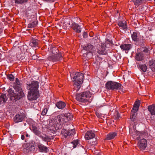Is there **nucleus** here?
I'll use <instances>...</instances> for the list:
<instances>
[{
  "label": "nucleus",
  "mask_w": 155,
  "mask_h": 155,
  "mask_svg": "<svg viewBox=\"0 0 155 155\" xmlns=\"http://www.w3.org/2000/svg\"><path fill=\"white\" fill-rule=\"evenodd\" d=\"M37 58V56L34 55L32 57V59H35Z\"/></svg>",
  "instance_id": "obj_41"
},
{
  "label": "nucleus",
  "mask_w": 155,
  "mask_h": 155,
  "mask_svg": "<svg viewBox=\"0 0 155 155\" xmlns=\"http://www.w3.org/2000/svg\"><path fill=\"white\" fill-rule=\"evenodd\" d=\"M15 84L16 86L15 85V92H12L9 93L11 100L19 99L24 95V93L20 87L19 80L17 78L15 80Z\"/></svg>",
  "instance_id": "obj_2"
},
{
  "label": "nucleus",
  "mask_w": 155,
  "mask_h": 155,
  "mask_svg": "<svg viewBox=\"0 0 155 155\" xmlns=\"http://www.w3.org/2000/svg\"><path fill=\"white\" fill-rule=\"evenodd\" d=\"M38 147L40 151L41 152H46L48 150L47 148L41 144H39L38 145Z\"/></svg>",
  "instance_id": "obj_24"
},
{
  "label": "nucleus",
  "mask_w": 155,
  "mask_h": 155,
  "mask_svg": "<svg viewBox=\"0 0 155 155\" xmlns=\"http://www.w3.org/2000/svg\"><path fill=\"white\" fill-rule=\"evenodd\" d=\"M25 135L24 134H23V135H22L21 136V139L22 140H24L25 139Z\"/></svg>",
  "instance_id": "obj_40"
},
{
  "label": "nucleus",
  "mask_w": 155,
  "mask_h": 155,
  "mask_svg": "<svg viewBox=\"0 0 155 155\" xmlns=\"http://www.w3.org/2000/svg\"><path fill=\"white\" fill-rule=\"evenodd\" d=\"M139 104V102L138 101H136L134 104L132 110L130 119L131 120L134 122V124L136 122V112L138 110Z\"/></svg>",
  "instance_id": "obj_7"
},
{
  "label": "nucleus",
  "mask_w": 155,
  "mask_h": 155,
  "mask_svg": "<svg viewBox=\"0 0 155 155\" xmlns=\"http://www.w3.org/2000/svg\"><path fill=\"white\" fill-rule=\"evenodd\" d=\"M25 117L24 114H22L16 115L14 117V121L15 123H18L22 121Z\"/></svg>",
  "instance_id": "obj_11"
},
{
  "label": "nucleus",
  "mask_w": 155,
  "mask_h": 155,
  "mask_svg": "<svg viewBox=\"0 0 155 155\" xmlns=\"http://www.w3.org/2000/svg\"><path fill=\"white\" fill-rule=\"evenodd\" d=\"M84 35H87V33H84Z\"/></svg>",
  "instance_id": "obj_44"
},
{
  "label": "nucleus",
  "mask_w": 155,
  "mask_h": 155,
  "mask_svg": "<svg viewBox=\"0 0 155 155\" xmlns=\"http://www.w3.org/2000/svg\"><path fill=\"white\" fill-rule=\"evenodd\" d=\"M32 130L35 134L39 137H40L42 134L41 132L40 131L37 127L35 126L32 125Z\"/></svg>",
  "instance_id": "obj_19"
},
{
  "label": "nucleus",
  "mask_w": 155,
  "mask_h": 155,
  "mask_svg": "<svg viewBox=\"0 0 155 155\" xmlns=\"http://www.w3.org/2000/svg\"><path fill=\"white\" fill-rule=\"evenodd\" d=\"M148 109L152 115H155V105L152 104L149 106Z\"/></svg>",
  "instance_id": "obj_20"
},
{
  "label": "nucleus",
  "mask_w": 155,
  "mask_h": 155,
  "mask_svg": "<svg viewBox=\"0 0 155 155\" xmlns=\"http://www.w3.org/2000/svg\"><path fill=\"white\" fill-rule=\"evenodd\" d=\"M48 108L47 107H44V109L43 110L41 113V114L42 115H45L48 110Z\"/></svg>",
  "instance_id": "obj_35"
},
{
  "label": "nucleus",
  "mask_w": 155,
  "mask_h": 155,
  "mask_svg": "<svg viewBox=\"0 0 155 155\" xmlns=\"http://www.w3.org/2000/svg\"><path fill=\"white\" fill-rule=\"evenodd\" d=\"M7 78L10 81H13L14 80V77L12 74H10L7 76Z\"/></svg>",
  "instance_id": "obj_36"
},
{
  "label": "nucleus",
  "mask_w": 155,
  "mask_h": 155,
  "mask_svg": "<svg viewBox=\"0 0 155 155\" xmlns=\"http://www.w3.org/2000/svg\"><path fill=\"white\" fill-rule=\"evenodd\" d=\"M38 23V21L36 20L30 23L28 25V27L30 28H32L35 27Z\"/></svg>",
  "instance_id": "obj_30"
},
{
  "label": "nucleus",
  "mask_w": 155,
  "mask_h": 155,
  "mask_svg": "<svg viewBox=\"0 0 155 155\" xmlns=\"http://www.w3.org/2000/svg\"><path fill=\"white\" fill-rule=\"evenodd\" d=\"M73 29L77 33H79L81 31L80 27L77 24L74 23L72 24Z\"/></svg>",
  "instance_id": "obj_21"
},
{
  "label": "nucleus",
  "mask_w": 155,
  "mask_h": 155,
  "mask_svg": "<svg viewBox=\"0 0 155 155\" xmlns=\"http://www.w3.org/2000/svg\"><path fill=\"white\" fill-rule=\"evenodd\" d=\"M32 147H34V146H31L30 144L28 143H24L23 146V150L26 153H28L32 150Z\"/></svg>",
  "instance_id": "obj_13"
},
{
  "label": "nucleus",
  "mask_w": 155,
  "mask_h": 155,
  "mask_svg": "<svg viewBox=\"0 0 155 155\" xmlns=\"http://www.w3.org/2000/svg\"><path fill=\"white\" fill-rule=\"evenodd\" d=\"M92 94L89 91H86L76 95V100L81 102H86L91 97Z\"/></svg>",
  "instance_id": "obj_5"
},
{
  "label": "nucleus",
  "mask_w": 155,
  "mask_h": 155,
  "mask_svg": "<svg viewBox=\"0 0 155 155\" xmlns=\"http://www.w3.org/2000/svg\"><path fill=\"white\" fill-rule=\"evenodd\" d=\"M30 46L33 48V49H36L38 47V41L36 39H32L30 43Z\"/></svg>",
  "instance_id": "obj_15"
},
{
  "label": "nucleus",
  "mask_w": 155,
  "mask_h": 155,
  "mask_svg": "<svg viewBox=\"0 0 155 155\" xmlns=\"http://www.w3.org/2000/svg\"><path fill=\"white\" fill-rule=\"evenodd\" d=\"M95 136L94 132L92 131H88L85 135V138L87 140H90L93 138Z\"/></svg>",
  "instance_id": "obj_16"
},
{
  "label": "nucleus",
  "mask_w": 155,
  "mask_h": 155,
  "mask_svg": "<svg viewBox=\"0 0 155 155\" xmlns=\"http://www.w3.org/2000/svg\"><path fill=\"white\" fill-rule=\"evenodd\" d=\"M8 98L5 94H2L0 96V103L3 104L5 103L7 100Z\"/></svg>",
  "instance_id": "obj_26"
},
{
  "label": "nucleus",
  "mask_w": 155,
  "mask_h": 155,
  "mask_svg": "<svg viewBox=\"0 0 155 155\" xmlns=\"http://www.w3.org/2000/svg\"><path fill=\"white\" fill-rule=\"evenodd\" d=\"M71 143L73 145V148H75L79 144V142L78 140H76L72 141Z\"/></svg>",
  "instance_id": "obj_33"
},
{
  "label": "nucleus",
  "mask_w": 155,
  "mask_h": 155,
  "mask_svg": "<svg viewBox=\"0 0 155 155\" xmlns=\"http://www.w3.org/2000/svg\"><path fill=\"white\" fill-rule=\"evenodd\" d=\"M132 40L135 41H140L139 34L136 32H134L131 35Z\"/></svg>",
  "instance_id": "obj_17"
},
{
  "label": "nucleus",
  "mask_w": 155,
  "mask_h": 155,
  "mask_svg": "<svg viewBox=\"0 0 155 155\" xmlns=\"http://www.w3.org/2000/svg\"><path fill=\"white\" fill-rule=\"evenodd\" d=\"M97 53L100 54H106L105 47L104 45L102 46L98 49Z\"/></svg>",
  "instance_id": "obj_23"
},
{
  "label": "nucleus",
  "mask_w": 155,
  "mask_h": 155,
  "mask_svg": "<svg viewBox=\"0 0 155 155\" xmlns=\"http://www.w3.org/2000/svg\"><path fill=\"white\" fill-rule=\"evenodd\" d=\"M139 67L141 71L144 72L146 71L147 69V66L145 64L140 65Z\"/></svg>",
  "instance_id": "obj_31"
},
{
  "label": "nucleus",
  "mask_w": 155,
  "mask_h": 155,
  "mask_svg": "<svg viewBox=\"0 0 155 155\" xmlns=\"http://www.w3.org/2000/svg\"><path fill=\"white\" fill-rule=\"evenodd\" d=\"M142 51L143 52L146 53H148L149 51V50L147 48H142Z\"/></svg>",
  "instance_id": "obj_38"
},
{
  "label": "nucleus",
  "mask_w": 155,
  "mask_h": 155,
  "mask_svg": "<svg viewBox=\"0 0 155 155\" xmlns=\"http://www.w3.org/2000/svg\"><path fill=\"white\" fill-rule=\"evenodd\" d=\"M57 107L59 109H62L64 108L66 106L65 103L62 101H59L56 104Z\"/></svg>",
  "instance_id": "obj_25"
},
{
  "label": "nucleus",
  "mask_w": 155,
  "mask_h": 155,
  "mask_svg": "<svg viewBox=\"0 0 155 155\" xmlns=\"http://www.w3.org/2000/svg\"><path fill=\"white\" fill-rule=\"evenodd\" d=\"M143 56L142 52L137 53L136 56V59L137 61H141L143 59Z\"/></svg>",
  "instance_id": "obj_27"
},
{
  "label": "nucleus",
  "mask_w": 155,
  "mask_h": 155,
  "mask_svg": "<svg viewBox=\"0 0 155 155\" xmlns=\"http://www.w3.org/2000/svg\"><path fill=\"white\" fill-rule=\"evenodd\" d=\"M26 46L25 45H24L23 46V48H25L26 47Z\"/></svg>",
  "instance_id": "obj_43"
},
{
  "label": "nucleus",
  "mask_w": 155,
  "mask_h": 155,
  "mask_svg": "<svg viewBox=\"0 0 155 155\" xmlns=\"http://www.w3.org/2000/svg\"><path fill=\"white\" fill-rule=\"evenodd\" d=\"M74 129H72L68 131V133L69 134V135H73L74 134Z\"/></svg>",
  "instance_id": "obj_37"
},
{
  "label": "nucleus",
  "mask_w": 155,
  "mask_h": 155,
  "mask_svg": "<svg viewBox=\"0 0 155 155\" xmlns=\"http://www.w3.org/2000/svg\"><path fill=\"white\" fill-rule=\"evenodd\" d=\"M121 84L112 81H108L106 84V87L109 90L120 89L121 88Z\"/></svg>",
  "instance_id": "obj_8"
},
{
  "label": "nucleus",
  "mask_w": 155,
  "mask_h": 155,
  "mask_svg": "<svg viewBox=\"0 0 155 155\" xmlns=\"http://www.w3.org/2000/svg\"><path fill=\"white\" fill-rule=\"evenodd\" d=\"M48 59L50 61H56L62 59V56L58 50L55 47L51 48Z\"/></svg>",
  "instance_id": "obj_3"
},
{
  "label": "nucleus",
  "mask_w": 155,
  "mask_h": 155,
  "mask_svg": "<svg viewBox=\"0 0 155 155\" xmlns=\"http://www.w3.org/2000/svg\"><path fill=\"white\" fill-rule=\"evenodd\" d=\"M61 133L65 137H66L68 135H69V134L68 131L66 130L65 129H63L61 130Z\"/></svg>",
  "instance_id": "obj_32"
},
{
  "label": "nucleus",
  "mask_w": 155,
  "mask_h": 155,
  "mask_svg": "<svg viewBox=\"0 0 155 155\" xmlns=\"http://www.w3.org/2000/svg\"><path fill=\"white\" fill-rule=\"evenodd\" d=\"M92 142V143H91V145H95L97 144V142L96 141L95 139L94 141H93L92 142Z\"/></svg>",
  "instance_id": "obj_39"
},
{
  "label": "nucleus",
  "mask_w": 155,
  "mask_h": 155,
  "mask_svg": "<svg viewBox=\"0 0 155 155\" xmlns=\"http://www.w3.org/2000/svg\"><path fill=\"white\" fill-rule=\"evenodd\" d=\"M83 49L84 50L89 51V52L87 53L86 54H83V57L86 56L87 58H91L93 56V54L94 53V48L93 46L90 44H88L87 46L84 47Z\"/></svg>",
  "instance_id": "obj_9"
},
{
  "label": "nucleus",
  "mask_w": 155,
  "mask_h": 155,
  "mask_svg": "<svg viewBox=\"0 0 155 155\" xmlns=\"http://www.w3.org/2000/svg\"><path fill=\"white\" fill-rule=\"evenodd\" d=\"M129 132L134 139L139 140L140 138L143 137V134L137 131L134 127H133V129L130 128Z\"/></svg>",
  "instance_id": "obj_10"
},
{
  "label": "nucleus",
  "mask_w": 155,
  "mask_h": 155,
  "mask_svg": "<svg viewBox=\"0 0 155 155\" xmlns=\"http://www.w3.org/2000/svg\"><path fill=\"white\" fill-rule=\"evenodd\" d=\"M117 133L116 132H110L107 135L106 139L107 140L114 139L117 136Z\"/></svg>",
  "instance_id": "obj_18"
},
{
  "label": "nucleus",
  "mask_w": 155,
  "mask_h": 155,
  "mask_svg": "<svg viewBox=\"0 0 155 155\" xmlns=\"http://www.w3.org/2000/svg\"><path fill=\"white\" fill-rule=\"evenodd\" d=\"M121 49L123 51H125L126 53H128V51L132 48V45L130 44H125L120 45Z\"/></svg>",
  "instance_id": "obj_14"
},
{
  "label": "nucleus",
  "mask_w": 155,
  "mask_h": 155,
  "mask_svg": "<svg viewBox=\"0 0 155 155\" xmlns=\"http://www.w3.org/2000/svg\"><path fill=\"white\" fill-rule=\"evenodd\" d=\"M118 118H119V117H120V116H119V115H118Z\"/></svg>",
  "instance_id": "obj_45"
},
{
  "label": "nucleus",
  "mask_w": 155,
  "mask_h": 155,
  "mask_svg": "<svg viewBox=\"0 0 155 155\" xmlns=\"http://www.w3.org/2000/svg\"><path fill=\"white\" fill-rule=\"evenodd\" d=\"M84 75L82 73L77 72L74 77L73 82L74 83V90L75 91H78L81 87V85L83 82Z\"/></svg>",
  "instance_id": "obj_4"
},
{
  "label": "nucleus",
  "mask_w": 155,
  "mask_h": 155,
  "mask_svg": "<svg viewBox=\"0 0 155 155\" xmlns=\"http://www.w3.org/2000/svg\"><path fill=\"white\" fill-rule=\"evenodd\" d=\"M119 26L122 29H125L127 28L126 22V21H120L118 23Z\"/></svg>",
  "instance_id": "obj_28"
},
{
  "label": "nucleus",
  "mask_w": 155,
  "mask_h": 155,
  "mask_svg": "<svg viewBox=\"0 0 155 155\" xmlns=\"http://www.w3.org/2000/svg\"><path fill=\"white\" fill-rule=\"evenodd\" d=\"M150 68L153 72L155 71V60H151L149 62Z\"/></svg>",
  "instance_id": "obj_22"
},
{
  "label": "nucleus",
  "mask_w": 155,
  "mask_h": 155,
  "mask_svg": "<svg viewBox=\"0 0 155 155\" xmlns=\"http://www.w3.org/2000/svg\"><path fill=\"white\" fill-rule=\"evenodd\" d=\"M27 1V0H15V2L16 4H20L25 3Z\"/></svg>",
  "instance_id": "obj_34"
},
{
  "label": "nucleus",
  "mask_w": 155,
  "mask_h": 155,
  "mask_svg": "<svg viewBox=\"0 0 155 155\" xmlns=\"http://www.w3.org/2000/svg\"><path fill=\"white\" fill-rule=\"evenodd\" d=\"M38 87V83L37 81H32L26 84L27 89L29 91L28 95V100L33 101L37 99L39 96Z\"/></svg>",
  "instance_id": "obj_1"
},
{
  "label": "nucleus",
  "mask_w": 155,
  "mask_h": 155,
  "mask_svg": "<svg viewBox=\"0 0 155 155\" xmlns=\"http://www.w3.org/2000/svg\"><path fill=\"white\" fill-rule=\"evenodd\" d=\"M25 136H26L27 137H30V135H29L28 134L24 133Z\"/></svg>",
  "instance_id": "obj_42"
},
{
  "label": "nucleus",
  "mask_w": 155,
  "mask_h": 155,
  "mask_svg": "<svg viewBox=\"0 0 155 155\" xmlns=\"http://www.w3.org/2000/svg\"><path fill=\"white\" fill-rule=\"evenodd\" d=\"M40 137L43 140L47 142L49 141L51 139L50 137L48 135L44 134H42Z\"/></svg>",
  "instance_id": "obj_29"
},
{
  "label": "nucleus",
  "mask_w": 155,
  "mask_h": 155,
  "mask_svg": "<svg viewBox=\"0 0 155 155\" xmlns=\"http://www.w3.org/2000/svg\"><path fill=\"white\" fill-rule=\"evenodd\" d=\"M147 140L144 138L140 140L138 142V145L141 150H144L147 147Z\"/></svg>",
  "instance_id": "obj_12"
},
{
  "label": "nucleus",
  "mask_w": 155,
  "mask_h": 155,
  "mask_svg": "<svg viewBox=\"0 0 155 155\" xmlns=\"http://www.w3.org/2000/svg\"><path fill=\"white\" fill-rule=\"evenodd\" d=\"M55 123H56L58 125L57 129H59L61 127V125L68 121L69 119L68 117L64 115H58L55 119Z\"/></svg>",
  "instance_id": "obj_6"
}]
</instances>
